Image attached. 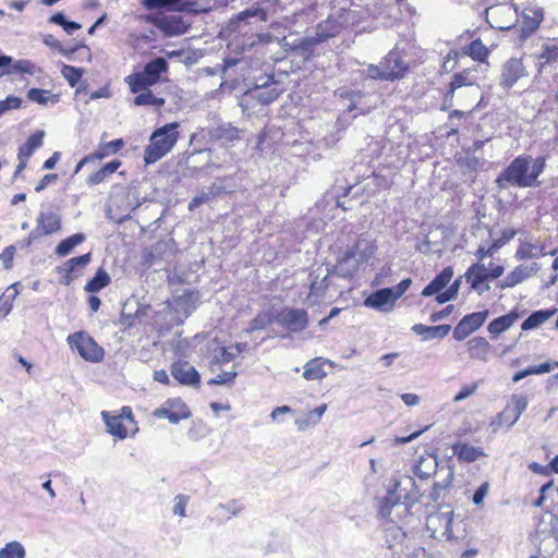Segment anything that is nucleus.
<instances>
[{"instance_id":"nucleus-60","label":"nucleus","mask_w":558,"mask_h":558,"mask_svg":"<svg viewBox=\"0 0 558 558\" xmlns=\"http://www.w3.org/2000/svg\"><path fill=\"white\" fill-rule=\"evenodd\" d=\"M545 161V157H537L536 159H533L530 168L533 185H537V179L544 171Z\"/></svg>"},{"instance_id":"nucleus-26","label":"nucleus","mask_w":558,"mask_h":558,"mask_svg":"<svg viewBox=\"0 0 558 558\" xmlns=\"http://www.w3.org/2000/svg\"><path fill=\"white\" fill-rule=\"evenodd\" d=\"M453 270L451 267H446L438 274L422 291V295L430 296L440 292L451 280Z\"/></svg>"},{"instance_id":"nucleus-2","label":"nucleus","mask_w":558,"mask_h":558,"mask_svg":"<svg viewBox=\"0 0 558 558\" xmlns=\"http://www.w3.org/2000/svg\"><path fill=\"white\" fill-rule=\"evenodd\" d=\"M178 128L179 123L172 122L153 132L149 145L144 151V160L147 165L155 163L174 147L179 140Z\"/></svg>"},{"instance_id":"nucleus-53","label":"nucleus","mask_w":558,"mask_h":558,"mask_svg":"<svg viewBox=\"0 0 558 558\" xmlns=\"http://www.w3.org/2000/svg\"><path fill=\"white\" fill-rule=\"evenodd\" d=\"M61 74L66 80L69 85L74 87L82 78L83 70L64 64L61 69Z\"/></svg>"},{"instance_id":"nucleus-17","label":"nucleus","mask_w":558,"mask_h":558,"mask_svg":"<svg viewBox=\"0 0 558 558\" xmlns=\"http://www.w3.org/2000/svg\"><path fill=\"white\" fill-rule=\"evenodd\" d=\"M171 375L180 384L185 386H196L199 384V374L189 362L178 361L171 365Z\"/></svg>"},{"instance_id":"nucleus-34","label":"nucleus","mask_w":558,"mask_h":558,"mask_svg":"<svg viewBox=\"0 0 558 558\" xmlns=\"http://www.w3.org/2000/svg\"><path fill=\"white\" fill-rule=\"evenodd\" d=\"M527 407V400L524 396H513L511 403L504 409V416L512 414V420L509 422V427L514 425L520 418L521 414Z\"/></svg>"},{"instance_id":"nucleus-35","label":"nucleus","mask_w":558,"mask_h":558,"mask_svg":"<svg viewBox=\"0 0 558 558\" xmlns=\"http://www.w3.org/2000/svg\"><path fill=\"white\" fill-rule=\"evenodd\" d=\"M539 71L544 70L546 65L558 61V43L548 41L542 46V51L537 56Z\"/></svg>"},{"instance_id":"nucleus-37","label":"nucleus","mask_w":558,"mask_h":558,"mask_svg":"<svg viewBox=\"0 0 558 558\" xmlns=\"http://www.w3.org/2000/svg\"><path fill=\"white\" fill-rule=\"evenodd\" d=\"M209 134L213 138L226 143H231L239 138V130L231 124H219L213 128Z\"/></svg>"},{"instance_id":"nucleus-22","label":"nucleus","mask_w":558,"mask_h":558,"mask_svg":"<svg viewBox=\"0 0 558 558\" xmlns=\"http://www.w3.org/2000/svg\"><path fill=\"white\" fill-rule=\"evenodd\" d=\"M36 225L39 227L41 234L50 235L61 229V217L57 211H40Z\"/></svg>"},{"instance_id":"nucleus-16","label":"nucleus","mask_w":558,"mask_h":558,"mask_svg":"<svg viewBox=\"0 0 558 558\" xmlns=\"http://www.w3.org/2000/svg\"><path fill=\"white\" fill-rule=\"evenodd\" d=\"M396 301L392 290H390V288H384L368 295L364 304L367 307L387 313L393 308Z\"/></svg>"},{"instance_id":"nucleus-14","label":"nucleus","mask_w":558,"mask_h":558,"mask_svg":"<svg viewBox=\"0 0 558 558\" xmlns=\"http://www.w3.org/2000/svg\"><path fill=\"white\" fill-rule=\"evenodd\" d=\"M377 513L380 518L395 522L408 512H402V505L399 502L398 497H393V494L387 492L384 497L377 499Z\"/></svg>"},{"instance_id":"nucleus-44","label":"nucleus","mask_w":558,"mask_h":558,"mask_svg":"<svg viewBox=\"0 0 558 558\" xmlns=\"http://www.w3.org/2000/svg\"><path fill=\"white\" fill-rule=\"evenodd\" d=\"M27 97L29 100L39 105H47L49 101L57 104L59 101V95L40 88H31L27 93Z\"/></svg>"},{"instance_id":"nucleus-33","label":"nucleus","mask_w":558,"mask_h":558,"mask_svg":"<svg viewBox=\"0 0 558 558\" xmlns=\"http://www.w3.org/2000/svg\"><path fill=\"white\" fill-rule=\"evenodd\" d=\"M453 453L459 460L464 462H474L480 457L484 456L481 448L471 446L469 444H457L452 447Z\"/></svg>"},{"instance_id":"nucleus-58","label":"nucleus","mask_w":558,"mask_h":558,"mask_svg":"<svg viewBox=\"0 0 558 558\" xmlns=\"http://www.w3.org/2000/svg\"><path fill=\"white\" fill-rule=\"evenodd\" d=\"M501 247L502 242L495 240L487 248H485L484 246H480L475 252V256L477 260L483 262L486 257H493L495 253H497L498 250Z\"/></svg>"},{"instance_id":"nucleus-20","label":"nucleus","mask_w":558,"mask_h":558,"mask_svg":"<svg viewBox=\"0 0 558 558\" xmlns=\"http://www.w3.org/2000/svg\"><path fill=\"white\" fill-rule=\"evenodd\" d=\"M363 263L357 259L354 253L348 248L343 256L338 259L337 265L333 267L331 272H335L341 278L353 277Z\"/></svg>"},{"instance_id":"nucleus-49","label":"nucleus","mask_w":558,"mask_h":558,"mask_svg":"<svg viewBox=\"0 0 558 558\" xmlns=\"http://www.w3.org/2000/svg\"><path fill=\"white\" fill-rule=\"evenodd\" d=\"M137 94L138 95L134 98V105L136 106L161 107L165 104V100L156 97L149 88Z\"/></svg>"},{"instance_id":"nucleus-30","label":"nucleus","mask_w":558,"mask_h":558,"mask_svg":"<svg viewBox=\"0 0 558 558\" xmlns=\"http://www.w3.org/2000/svg\"><path fill=\"white\" fill-rule=\"evenodd\" d=\"M350 250L354 253L357 259L364 264L367 263L375 254L376 245L371 240L359 238Z\"/></svg>"},{"instance_id":"nucleus-56","label":"nucleus","mask_w":558,"mask_h":558,"mask_svg":"<svg viewBox=\"0 0 558 558\" xmlns=\"http://www.w3.org/2000/svg\"><path fill=\"white\" fill-rule=\"evenodd\" d=\"M270 324H271L270 314L267 312H262L258 315H256V317L251 322L246 331L252 332L255 330H262V329H265Z\"/></svg>"},{"instance_id":"nucleus-15","label":"nucleus","mask_w":558,"mask_h":558,"mask_svg":"<svg viewBox=\"0 0 558 558\" xmlns=\"http://www.w3.org/2000/svg\"><path fill=\"white\" fill-rule=\"evenodd\" d=\"M487 16H490L494 22H490L492 27L498 29H510L513 26V21L517 20V8L509 5H496L487 10Z\"/></svg>"},{"instance_id":"nucleus-38","label":"nucleus","mask_w":558,"mask_h":558,"mask_svg":"<svg viewBox=\"0 0 558 558\" xmlns=\"http://www.w3.org/2000/svg\"><path fill=\"white\" fill-rule=\"evenodd\" d=\"M555 313V310H539L533 312L521 325L522 330H531L539 327L548 320Z\"/></svg>"},{"instance_id":"nucleus-23","label":"nucleus","mask_w":558,"mask_h":558,"mask_svg":"<svg viewBox=\"0 0 558 558\" xmlns=\"http://www.w3.org/2000/svg\"><path fill=\"white\" fill-rule=\"evenodd\" d=\"M471 69H465L460 73H456L449 84V88L445 96V101H451L457 89L463 86H473L476 82V76Z\"/></svg>"},{"instance_id":"nucleus-19","label":"nucleus","mask_w":558,"mask_h":558,"mask_svg":"<svg viewBox=\"0 0 558 558\" xmlns=\"http://www.w3.org/2000/svg\"><path fill=\"white\" fill-rule=\"evenodd\" d=\"M544 20V11L539 7H529L522 14L521 37L531 36Z\"/></svg>"},{"instance_id":"nucleus-52","label":"nucleus","mask_w":558,"mask_h":558,"mask_svg":"<svg viewBox=\"0 0 558 558\" xmlns=\"http://www.w3.org/2000/svg\"><path fill=\"white\" fill-rule=\"evenodd\" d=\"M436 466V457H430L428 460H423L416 464L414 472L420 478H428Z\"/></svg>"},{"instance_id":"nucleus-4","label":"nucleus","mask_w":558,"mask_h":558,"mask_svg":"<svg viewBox=\"0 0 558 558\" xmlns=\"http://www.w3.org/2000/svg\"><path fill=\"white\" fill-rule=\"evenodd\" d=\"M387 490L389 494H393V497H398L399 502L402 505V512H409L421 497L414 478L409 475H401L395 478L393 484Z\"/></svg>"},{"instance_id":"nucleus-50","label":"nucleus","mask_w":558,"mask_h":558,"mask_svg":"<svg viewBox=\"0 0 558 558\" xmlns=\"http://www.w3.org/2000/svg\"><path fill=\"white\" fill-rule=\"evenodd\" d=\"M465 53L476 61H485L488 56V49L480 39L473 40L465 50Z\"/></svg>"},{"instance_id":"nucleus-9","label":"nucleus","mask_w":558,"mask_h":558,"mask_svg":"<svg viewBox=\"0 0 558 558\" xmlns=\"http://www.w3.org/2000/svg\"><path fill=\"white\" fill-rule=\"evenodd\" d=\"M488 317V311L474 312L465 315L454 327L453 338L457 341H462L468 338L472 332L482 327Z\"/></svg>"},{"instance_id":"nucleus-40","label":"nucleus","mask_w":558,"mask_h":558,"mask_svg":"<svg viewBox=\"0 0 558 558\" xmlns=\"http://www.w3.org/2000/svg\"><path fill=\"white\" fill-rule=\"evenodd\" d=\"M453 480V470L451 468L447 469L446 476L442 482H437L434 484L428 497L434 504H438L439 500L444 497L447 488L451 486Z\"/></svg>"},{"instance_id":"nucleus-64","label":"nucleus","mask_w":558,"mask_h":558,"mask_svg":"<svg viewBox=\"0 0 558 558\" xmlns=\"http://www.w3.org/2000/svg\"><path fill=\"white\" fill-rule=\"evenodd\" d=\"M367 75L371 78L374 80H380V81H388L391 75L385 72V68L381 66V63L379 65L371 64L367 68Z\"/></svg>"},{"instance_id":"nucleus-54","label":"nucleus","mask_w":558,"mask_h":558,"mask_svg":"<svg viewBox=\"0 0 558 558\" xmlns=\"http://www.w3.org/2000/svg\"><path fill=\"white\" fill-rule=\"evenodd\" d=\"M236 356V353H234L233 348H220L219 352L216 353L211 361V367L214 366H220L225 363H229L233 361Z\"/></svg>"},{"instance_id":"nucleus-39","label":"nucleus","mask_w":558,"mask_h":558,"mask_svg":"<svg viewBox=\"0 0 558 558\" xmlns=\"http://www.w3.org/2000/svg\"><path fill=\"white\" fill-rule=\"evenodd\" d=\"M120 166L121 161L119 160H112L106 163L99 170L88 177L87 183L89 185H96L104 182L109 175L113 174Z\"/></svg>"},{"instance_id":"nucleus-51","label":"nucleus","mask_w":558,"mask_h":558,"mask_svg":"<svg viewBox=\"0 0 558 558\" xmlns=\"http://www.w3.org/2000/svg\"><path fill=\"white\" fill-rule=\"evenodd\" d=\"M10 69L7 73H26L34 75L39 69L29 60H17L10 64Z\"/></svg>"},{"instance_id":"nucleus-28","label":"nucleus","mask_w":558,"mask_h":558,"mask_svg":"<svg viewBox=\"0 0 558 558\" xmlns=\"http://www.w3.org/2000/svg\"><path fill=\"white\" fill-rule=\"evenodd\" d=\"M451 327L450 325L426 326L423 324H415L412 326V331L423 337V340L434 338H445Z\"/></svg>"},{"instance_id":"nucleus-21","label":"nucleus","mask_w":558,"mask_h":558,"mask_svg":"<svg viewBox=\"0 0 558 558\" xmlns=\"http://www.w3.org/2000/svg\"><path fill=\"white\" fill-rule=\"evenodd\" d=\"M381 66L385 68V72L391 75L388 81L399 80L404 76L409 66L402 60L399 52L396 50L390 51L381 61Z\"/></svg>"},{"instance_id":"nucleus-3","label":"nucleus","mask_w":558,"mask_h":558,"mask_svg":"<svg viewBox=\"0 0 558 558\" xmlns=\"http://www.w3.org/2000/svg\"><path fill=\"white\" fill-rule=\"evenodd\" d=\"M533 158L531 156H518L509 166L497 177L498 187L506 189L508 185L518 187H532L533 182L530 174V168Z\"/></svg>"},{"instance_id":"nucleus-48","label":"nucleus","mask_w":558,"mask_h":558,"mask_svg":"<svg viewBox=\"0 0 558 558\" xmlns=\"http://www.w3.org/2000/svg\"><path fill=\"white\" fill-rule=\"evenodd\" d=\"M280 95V92L276 87H264V88H256L253 92L254 98L260 102L262 105H268L272 101H275Z\"/></svg>"},{"instance_id":"nucleus-24","label":"nucleus","mask_w":558,"mask_h":558,"mask_svg":"<svg viewBox=\"0 0 558 558\" xmlns=\"http://www.w3.org/2000/svg\"><path fill=\"white\" fill-rule=\"evenodd\" d=\"M101 416L109 434L117 436L119 439H124L128 436L129 424L123 421V415H110L102 411Z\"/></svg>"},{"instance_id":"nucleus-43","label":"nucleus","mask_w":558,"mask_h":558,"mask_svg":"<svg viewBox=\"0 0 558 558\" xmlns=\"http://www.w3.org/2000/svg\"><path fill=\"white\" fill-rule=\"evenodd\" d=\"M0 558H26V548L20 541H10L0 548Z\"/></svg>"},{"instance_id":"nucleus-59","label":"nucleus","mask_w":558,"mask_h":558,"mask_svg":"<svg viewBox=\"0 0 558 558\" xmlns=\"http://www.w3.org/2000/svg\"><path fill=\"white\" fill-rule=\"evenodd\" d=\"M123 145L124 142L122 138L110 141L100 147V153L96 157L104 158L110 154H114L119 151L123 147Z\"/></svg>"},{"instance_id":"nucleus-47","label":"nucleus","mask_w":558,"mask_h":558,"mask_svg":"<svg viewBox=\"0 0 558 558\" xmlns=\"http://www.w3.org/2000/svg\"><path fill=\"white\" fill-rule=\"evenodd\" d=\"M92 258V254L87 253L81 256L72 257L70 258L62 267V271L68 275L75 271L76 269H83L85 268Z\"/></svg>"},{"instance_id":"nucleus-29","label":"nucleus","mask_w":558,"mask_h":558,"mask_svg":"<svg viewBox=\"0 0 558 558\" xmlns=\"http://www.w3.org/2000/svg\"><path fill=\"white\" fill-rule=\"evenodd\" d=\"M45 132L36 131L33 133L27 141L20 146L17 158H23L28 160L33 154L43 146L44 144Z\"/></svg>"},{"instance_id":"nucleus-7","label":"nucleus","mask_w":558,"mask_h":558,"mask_svg":"<svg viewBox=\"0 0 558 558\" xmlns=\"http://www.w3.org/2000/svg\"><path fill=\"white\" fill-rule=\"evenodd\" d=\"M153 415L157 418H167L172 424L191 416L186 404L179 398L167 400L161 407L154 410Z\"/></svg>"},{"instance_id":"nucleus-6","label":"nucleus","mask_w":558,"mask_h":558,"mask_svg":"<svg viewBox=\"0 0 558 558\" xmlns=\"http://www.w3.org/2000/svg\"><path fill=\"white\" fill-rule=\"evenodd\" d=\"M489 270L484 260H477V263L472 264L464 274L466 282L470 283L471 289L478 295L490 290L488 281L494 279L489 277Z\"/></svg>"},{"instance_id":"nucleus-57","label":"nucleus","mask_w":558,"mask_h":558,"mask_svg":"<svg viewBox=\"0 0 558 558\" xmlns=\"http://www.w3.org/2000/svg\"><path fill=\"white\" fill-rule=\"evenodd\" d=\"M17 283H14L12 284L8 291L10 289L14 290L12 295H7V296H1L0 298V316H7L11 311H12V307H13V300L16 298V295L19 294V291H17Z\"/></svg>"},{"instance_id":"nucleus-36","label":"nucleus","mask_w":558,"mask_h":558,"mask_svg":"<svg viewBox=\"0 0 558 558\" xmlns=\"http://www.w3.org/2000/svg\"><path fill=\"white\" fill-rule=\"evenodd\" d=\"M125 83L132 93H141L156 84V82H153L150 77L145 75L144 71L126 76Z\"/></svg>"},{"instance_id":"nucleus-5","label":"nucleus","mask_w":558,"mask_h":558,"mask_svg":"<svg viewBox=\"0 0 558 558\" xmlns=\"http://www.w3.org/2000/svg\"><path fill=\"white\" fill-rule=\"evenodd\" d=\"M66 341L86 361L97 363L104 359V349L84 331L69 335Z\"/></svg>"},{"instance_id":"nucleus-1","label":"nucleus","mask_w":558,"mask_h":558,"mask_svg":"<svg viewBox=\"0 0 558 558\" xmlns=\"http://www.w3.org/2000/svg\"><path fill=\"white\" fill-rule=\"evenodd\" d=\"M426 529L434 538L460 541L466 537V523L462 519L456 520L452 510L430 513L426 518Z\"/></svg>"},{"instance_id":"nucleus-31","label":"nucleus","mask_w":558,"mask_h":558,"mask_svg":"<svg viewBox=\"0 0 558 558\" xmlns=\"http://www.w3.org/2000/svg\"><path fill=\"white\" fill-rule=\"evenodd\" d=\"M241 504L235 500H229L226 504H219L214 509L215 518L219 522L228 521L232 515H236L242 510Z\"/></svg>"},{"instance_id":"nucleus-13","label":"nucleus","mask_w":558,"mask_h":558,"mask_svg":"<svg viewBox=\"0 0 558 558\" xmlns=\"http://www.w3.org/2000/svg\"><path fill=\"white\" fill-rule=\"evenodd\" d=\"M526 75H527V72L522 63V60L517 59V58H511L502 65L499 84L501 87L509 89L521 77H524Z\"/></svg>"},{"instance_id":"nucleus-10","label":"nucleus","mask_w":558,"mask_h":558,"mask_svg":"<svg viewBox=\"0 0 558 558\" xmlns=\"http://www.w3.org/2000/svg\"><path fill=\"white\" fill-rule=\"evenodd\" d=\"M278 324L291 332L304 330L308 325L307 312L303 308H283L278 316Z\"/></svg>"},{"instance_id":"nucleus-32","label":"nucleus","mask_w":558,"mask_h":558,"mask_svg":"<svg viewBox=\"0 0 558 558\" xmlns=\"http://www.w3.org/2000/svg\"><path fill=\"white\" fill-rule=\"evenodd\" d=\"M518 317L519 315L514 312L499 316L488 324L487 329L492 335L498 336L508 330L514 324Z\"/></svg>"},{"instance_id":"nucleus-62","label":"nucleus","mask_w":558,"mask_h":558,"mask_svg":"<svg viewBox=\"0 0 558 558\" xmlns=\"http://www.w3.org/2000/svg\"><path fill=\"white\" fill-rule=\"evenodd\" d=\"M44 43L48 47L57 49L59 52H61L64 56H70L78 49V47L70 49V50L63 49L61 43L54 36L50 35V34L46 35L44 37Z\"/></svg>"},{"instance_id":"nucleus-61","label":"nucleus","mask_w":558,"mask_h":558,"mask_svg":"<svg viewBox=\"0 0 558 558\" xmlns=\"http://www.w3.org/2000/svg\"><path fill=\"white\" fill-rule=\"evenodd\" d=\"M22 106V99L16 96H8L4 100H0V117L9 110L19 109Z\"/></svg>"},{"instance_id":"nucleus-55","label":"nucleus","mask_w":558,"mask_h":558,"mask_svg":"<svg viewBox=\"0 0 558 558\" xmlns=\"http://www.w3.org/2000/svg\"><path fill=\"white\" fill-rule=\"evenodd\" d=\"M189 502H190V496H187V495L178 494L177 496H174L173 508H172L173 515H177L180 518H185L186 517L185 509H186V506Z\"/></svg>"},{"instance_id":"nucleus-45","label":"nucleus","mask_w":558,"mask_h":558,"mask_svg":"<svg viewBox=\"0 0 558 558\" xmlns=\"http://www.w3.org/2000/svg\"><path fill=\"white\" fill-rule=\"evenodd\" d=\"M110 283V277L102 268H99L94 278L90 279L86 286L85 290L87 292H98Z\"/></svg>"},{"instance_id":"nucleus-46","label":"nucleus","mask_w":558,"mask_h":558,"mask_svg":"<svg viewBox=\"0 0 558 558\" xmlns=\"http://www.w3.org/2000/svg\"><path fill=\"white\" fill-rule=\"evenodd\" d=\"M538 255H545L544 247L530 242L522 243L515 252L518 260L533 258Z\"/></svg>"},{"instance_id":"nucleus-8","label":"nucleus","mask_w":558,"mask_h":558,"mask_svg":"<svg viewBox=\"0 0 558 558\" xmlns=\"http://www.w3.org/2000/svg\"><path fill=\"white\" fill-rule=\"evenodd\" d=\"M330 274L331 270L328 267H318L310 274L311 284L310 293L307 295L308 304H316L325 296L326 291L329 287L328 278Z\"/></svg>"},{"instance_id":"nucleus-27","label":"nucleus","mask_w":558,"mask_h":558,"mask_svg":"<svg viewBox=\"0 0 558 558\" xmlns=\"http://www.w3.org/2000/svg\"><path fill=\"white\" fill-rule=\"evenodd\" d=\"M326 364L331 365V362L323 357L312 359L304 365L303 377L306 380L323 379L327 375L326 371L324 369Z\"/></svg>"},{"instance_id":"nucleus-25","label":"nucleus","mask_w":558,"mask_h":558,"mask_svg":"<svg viewBox=\"0 0 558 558\" xmlns=\"http://www.w3.org/2000/svg\"><path fill=\"white\" fill-rule=\"evenodd\" d=\"M470 357L486 363L490 350L489 342L483 337L472 338L466 342Z\"/></svg>"},{"instance_id":"nucleus-63","label":"nucleus","mask_w":558,"mask_h":558,"mask_svg":"<svg viewBox=\"0 0 558 558\" xmlns=\"http://www.w3.org/2000/svg\"><path fill=\"white\" fill-rule=\"evenodd\" d=\"M236 377L235 371L222 372L216 377L208 380V385H227L233 383Z\"/></svg>"},{"instance_id":"nucleus-42","label":"nucleus","mask_w":558,"mask_h":558,"mask_svg":"<svg viewBox=\"0 0 558 558\" xmlns=\"http://www.w3.org/2000/svg\"><path fill=\"white\" fill-rule=\"evenodd\" d=\"M84 241H85V234L75 233V234L62 240L57 245L54 253L60 257L66 256L74 250V247H76L78 244L83 243Z\"/></svg>"},{"instance_id":"nucleus-12","label":"nucleus","mask_w":558,"mask_h":558,"mask_svg":"<svg viewBox=\"0 0 558 558\" xmlns=\"http://www.w3.org/2000/svg\"><path fill=\"white\" fill-rule=\"evenodd\" d=\"M149 22L166 36H180L187 32L190 25L180 16H153Z\"/></svg>"},{"instance_id":"nucleus-41","label":"nucleus","mask_w":558,"mask_h":558,"mask_svg":"<svg viewBox=\"0 0 558 558\" xmlns=\"http://www.w3.org/2000/svg\"><path fill=\"white\" fill-rule=\"evenodd\" d=\"M168 70V62L166 59L158 57L144 66L145 75L150 77L153 82H158L163 72Z\"/></svg>"},{"instance_id":"nucleus-18","label":"nucleus","mask_w":558,"mask_h":558,"mask_svg":"<svg viewBox=\"0 0 558 558\" xmlns=\"http://www.w3.org/2000/svg\"><path fill=\"white\" fill-rule=\"evenodd\" d=\"M541 266L537 263L531 265H519L500 282L501 289L512 288L523 280L537 274Z\"/></svg>"},{"instance_id":"nucleus-11","label":"nucleus","mask_w":558,"mask_h":558,"mask_svg":"<svg viewBox=\"0 0 558 558\" xmlns=\"http://www.w3.org/2000/svg\"><path fill=\"white\" fill-rule=\"evenodd\" d=\"M142 4L147 10L167 9L169 11L190 13H199L205 11V9L201 8L199 4L195 1L191 2L184 0H142Z\"/></svg>"}]
</instances>
